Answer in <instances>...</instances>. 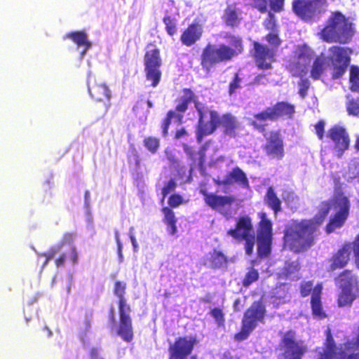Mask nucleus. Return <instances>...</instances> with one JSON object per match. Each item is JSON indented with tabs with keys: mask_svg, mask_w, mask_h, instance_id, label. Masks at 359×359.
Wrapping results in <instances>:
<instances>
[{
	"mask_svg": "<svg viewBox=\"0 0 359 359\" xmlns=\"http://www.w3.org/2000/svg\"><path fill=\"white\" fill-rule=\"evenodd\" d=\"M332 206L335 215L327 225V232L331 233L341 227L348 217L350 205L348 198L338 194L331 203L323 202L320 204L319 212L313 219L294 222L285 231V245L294 252L305 250L311 247L313 244L317 227L323 222Z\"/></svg>",
	"mask_w": 359,
	"mask_h": 359,
	"instance_id": "nucleus-1",
	"label": "nucleus"
},
{
	"mask_svg": "<svg viewBox=\"0 0 359 359\" xmlns=\"http://www.w3.org/2000/svg\"><path fill=\"white\" fill-rule=\"evenodd\" d=\"M195 107L199 115L197 139L201 142L203 136L212 133L217 127L222 126L225 135L235 137L241 129V124L231 114H224L222 117L217 112L210 111L202 104L196 102Z\"/></svg>",
	"mask_w": 359,
	"mask_h": 359,
	"instance_id": "nucleus-2",
	"label": "nucleus"
},
{
	"mask_svg": "<svg viewBox=\"0 0 359 359\" xmlns=\"http://www.w3.org/2000/svg\"><path fill=\"white\" fill-rule=\"evenodd\" d=\"M351 23L340 13H334L323 29L321 36L327 42H339L345 43L353 36Z\"/></svg>",
	"mask_w": 359,
	"mask_h": 359,
	"instance_id": "nucleus-3",
	"label": "nucleus"
},
{
	"mask_svg": "<svg viewBox=\"0 0 359 359\" xmlns=\"http://www.w3.org/2000/svg\"><path fill=\"white\" fill-rule=\"evenodd\" d=\"M125 290L126 283L120 281L116 283L114 294L119 298L118 310L120 315V325L116 332L124 341L130 342L133 339V333L130 317V306L126 304L123 297Z\"/></svg>",
	"mask_w": 359,
	"mask_h": 359,
	"instance_id": "nucleus-4",
	"label": "nucleus"
},
{
	"mask_svg": "<svg viewBox=\"0 0 359 359\" xmlns=\"http://www.w3.org/2000/svg\"><path fill=\"white\" fill-rule=\"evenodd\" d=\"M236 54V50L227 46L208 44L201 55V65L207 71L216 64L230 60Z\"/></svg>",
	"mask_w": 359,
	"mask_h": 359,
	"instance_id": "nucleus-5",
	"label": "nucleus"
},
{
	"mask_svg": "<svg viewBox=\"0 0 359 359\" xmlns=\"http://www.w3.org/2000/svg\"><path fill=\"white\" fill-rule=\"evenodd\" d=\"M341 292L338 297L339 306H350L355 298V290H358L357 277L350 271L341 273L337 280Z\"/></svg>",
	"mask_w": 359,
	"mask_h": 359,
	"instance_id": "nucleus-6",
	"label": "nucleus"
},
{
	"mask_svg": "<svg viewBox=\"0 0 359 359\" xmlns=\"http://www.w3.org/2000/svg\"><path fill=\"white\" fill-rule=\"evenodd\" d=\"M265 313L264 306L260 302H254L246 311L243 319L241 331L236 335L237 340L245 339L256 327L257 322L262 321Z\"/></svg>",
	"mask_w": 359,
	"mask_h": 359,
	"instance_id": "nucleus-7",
	"label": "nucleus"
},
{
	"mask_svg": "<svg viewBox=\"0 0 359 359\" xmlns=\"http://www.w3.org/2000/svg\"><path fill=\"white\" fill-rule=\"evenodd\" d=\"M228 235L236 239H244L245 241V252L250 255L253 251L255 245V236L252 230L251 220L248 217H241L237 222L235 229H230Z\"/></svg>",
	"mask_w": 359,
	"mask_h": 359,
	"instance_id": "nucleus-8",
	"label": "nucleus"
},
{
	"mask_svg": "<svg viewBox=\"0 0 359 359\" xmlns=\"http://www.w3.org/2000/svg\"><path fill=\"white\" fill-rule=\"evenodd\" d=\"M272 224L265 213H262L259 228L257 231V253L260 257H267L271 252Z\"/></svg>",
	"mask_w": 359,
	"mask_h": 359,
	"instance_id": "nucleus-9",
	"label": "nucleus"
},
{
	"mask_svg": "<svg viewBox=\"0 0 359 359\" xmlns=\"http://www.w3.org/2000/svg\"><path fill=\"white\" fill-rule=\"evenodd\" d=\"M350 53L349 49L344 47L332 46L329 49L327 58L333 66L334 79H338L345 73L349 64Z\"/></svg>",
	"mask_w": 359,
	"mask_h": 359,
	"instance_id": "nucleus-10",
	"label": "nucleus"
},
{
	"mask_svg": "<svg viewBox=\"0 0 359 359\" xmlns=\"http://www.w3.org/2000/svg\"><path fill=\"white\" fill-rule=\"evenodd\" d=\"M144 65L147 79L152 82L153 87H156L161 77V72L159 70L161 59L158 49L152 48L147 51L144 55Z\"/></svg>",
	"mask_w": 359,
	"mask_h": 359,
	"instance_id": "nucleus-11",
	"label": "nucleus"
},
{
	"mask_svg": "<svg viewBox=\"0 0 359 359\" xmlns=\"http://www.w3.org/2000/svg\"><path fill=\"white\" fill-rule=\"evenodd\" d=\"M325 3L326 0H295L292 9L299 18L309 20L320 13Z\"/></svg>",
	"mask_w": 359,
	"mask_h": 359,
	"instance_id": "nucleus-12",
	"label": "nucleus"
},
{
	"mask_svg": "<svg viewBox=\"0 0 359 359\" xmlns=\"http://www.w3.org/2000/svg\"><path fill=\"white\" fill-rule=\"evenodd\" d=\"M327 136L334 143L335 155L341 158L344 152L348 149L350 143L349 135L346 129L336 125L328 130Z\"/></svg>",
	"mask_w": 359,
	"mask_h": 359,
	"instance_id": "nucleus-13",
	"label": "nucleus"
},
{
	"mask_svg": "<svg viewBox=\"0 0 359 359\" xmlns=\"http://www.w3.org/2000/svg\"><path fill=\"white\" fill-rule=\"evenodd\" d=\"M234 201L235 199L232 196L205 194V203L227 218L233 214L231 205Z\"/></svg>",
	"mask_w": 359,
	"mask_h": 359,
	"instance_id": "nucleus-14",
	"label": "nucleus"
},
{
	"mask_svg": "<svg viewBox=\"0 0 359 359\" xmlns=\"http://www.w3.org/2000/svg\"><path fill=\"white\" fill-rule=\"evenodd\" d=\"M285 359H301L304 352V348L294 340L293 332L285 334L283 339Z\"/></svg>",
	"mask_w": 359,
	"mask_h": 359,
	"instance_id": "nucleus-15",
	"label": "nucleus"
},
{
	"mask_svg": "<svg viewBox=\"0 0 359 359\" xmlns=\"http://www.w3.org/2000/svg\"><path fill=\"white\" fill-rule=\"evenodd\" d=\"M295 55L297 56V71L294 74L302 76V73L306 72L307 66L311 63L313 53L306 45H302L297 47Z\"/></svg>",
	"mask_w": 359,
	"mask_h": 359,
	"instance_id": "nucleus-16",
	"label": "nucleus"
},
{
	"mask_svg": "<svg viewBox=\"0 0 359 359\" xmlns=\"http://www.w3.org/2000/svg\"><path fill=\"white\" fill-rule=\"evenodd\" d=\"M255 57L257 65L262 69H270L274 56V48L271 49L258 43H255Z\"/></svg>",
	"mask_w": 359,
	"mask_h": 359,
	"instance_id": "nucleus-17",
	"label": "nucleus"
},
{
	"mask_svg": "<svg viewBox=\"0 0 359 359\" xmlns=\"http://www.w3.org/2000/svg\"><path fill=\"white\" fill-rule=\"evenodd\" d=\"M111 91L105 84L96 85L94 88L95 99L101 102L100 114H104L110 105Z\"/></svg>",
	"mask_w": 359,
	"mask_h": 359,
	"instance_id": "nucleus-18",
	"label": "nucleus"
},
{
	"mask_svg": "<svg viewBox=\"0 0 359 359\" xmlns=\"http://www.w3.org/2000/svg\"><path fill=\"white\" fill-rule=\"evenodd\" d=\"M268 155L273 158L280 159L283 156V142L277 133H271L266 145Z\"/></svg>",
	"mask_w": 359,
	"mask_h": 359,
	"instance_id": "nucleus-19",
	"label": "nucleus"
},
{
	"mask_svg": "<svg viewBox=\"0 0 359 359\" xmlns=\"http://www.w3.org/2000/svg\"><path fill=\"white\" fill-rule=\"evenodd\" d=\"M202 33L203 27L201 25H191L182 33L180 38L181 41L184 45L191 46L201 38Z\"/></svg>",
	"mask_w": 359,
	"mask_h": 359,
	"instance_id": "nucleus-20",
	"label": "nucleus"
},
{
	"mask_svg": "<svg viewBox=\"0 0 359 359\" xmlns=\"http://www.w3.org/2000/svg\"><path fill=\"white\" fill-rule=\"evenodd\" d=\"M351 250L352 247L350 244L345 245L340 249L332 259V263L330 265L331 269L335 270L345 266L350 259Z\"/></svg>",
	"mask_w": 359,
	"mask_h": 359,
	"instance_id": "nucleus-21",
	"label": "nucleus"
},
{
	"mask_svg": "<svg viewBox=\"0 0 359 359\" xmlns=\"http://www.w3.org/2000/svg\"><path fill=\"white\" fill-rule=\"evenodd\" d=\"M322 288V285L318 284L313 289L311 301L313 314L319 318H323L325 316L320 302Z\"/></svg>",
	"mask_w": 359,
	"mask_h": 359,
	"instance_id": "nucleus-22",
	"label": "nucleus"
},
{
	"mask_svg": "<svg viewBox=\"0 0 359 359\" xmlns=\"http://www.w3.org/2000/svg\"><path fill=\"white\" fill-rule=\"evenodd\" d=\"M233 182H237L243 187L248 184V182L245 173L238 168L232 170L228 175H226L221 181H218V184H230Z\"/></svg>",
	"mask_w": 359,
	"mask_h": 359,
	"instance_id": "nucleus-23",
	"label": "nucleus"
},
{
	"mask_svg": "<svg viewBox=\"0 0 359 359\" xmlns=\"http://www.w3.org/2000/svg\"><path fill=\"white\" fill-rule=\"evenodd\" d=\"M65 37L71 39L77 45L78 48H83V50L81 52V57L86 53L90 47V43L88 41V36L86 33L79 31L72 32L67 34Z\"/></svg>",
	"mask_w": 359,
	"mask_h": 359,
	"instance_id": "nucleus-24",
	"label": "nucleus"
},
{
	"mask_svg": "<svg viewBox=\"0 0 359 359\" xmlns=\"http://www.w3.org/2000/svg\"><path fill=\"white\" fill-rule=\"evenodd\" d=\"M254 117L255 120L252 122V124L259 130L264 129V127L267 125V121L276 119L271 107H269L265 111L255 114Z\"/></svg>",
	"mask_w": 359,
	"mask_h": 359,
	"instance_id": "nucleus-25",
	"label": "nucleus"
},
{
	"mask_svg": "<svg viewBox=\"0 0 359 359\" xmlns=\"http://www.w3.org/2000/svg\"><path fill=\"white\" fill-rule=\"evenodd\" d=\"M287 290L285 285H280L273 290L271 303L278 306L286 302Z\"/></svg>",
	"mask_w": 359,
	"mask_h": 359,
	"instance_id": "nucleus-26",
	"label": "nucleus"
},
{
	"mask_svg": "<svg viewBox=\"0 0 359 359\" xmlns=\"http://www.w3.org/2000/svg\"><path fill=\"white\" fill-rule=\"evenodd\" d=\"M271 109L276 119L284 115L290 116L294 112V107L286 102L278 103L273 107H271Z\"/></svg>",
	"mask_w": 359,
	"mask_h": 359,
	"instance_id": "nucleus-27",
	"label": "nucleus"
},
{
	"mask_svg": "<svg viewBox=\"0 0 359 359\" xmlns=\"http://www.w3.org/2000/svg\"><path fill=\"white\" fill-rule=\"evenodd\" d=\"M164 220L168 224V230L170 234H174L177 231L176 218L174 212L168 208H163Z\"/></svg>",
	"mask_w": 359,
	"mask_h": 359,
	"instance_id": "nucleus-28",
	"label": "nucleus"
},
{
	"mask_svg": "<svg viewBox=\"0 0 359 359\" xmlns=\"http://www.w3.org/2000/svg\"><path fill=\"white\" fill-rule=\"evenodd\" d=\"M224 20L228 25L234 26L238 24L239 17L235 6H228L224 15Z\"/></svg>",
	"mask_w": 359,
	"mask_h": 359,
	"instance_id": "nucleus-29",
	"label": "nucleus"
},
{
	"mask_svg": "<svg viewBox=\"0 0 359 359\" xmlns=\"http://www.w3.org/2000/svg\"><path fill=\"white\" fill-rule=\"evenodd\" d=\"M266 203L275 212L280 210V201L276 196L272 187H269L266 194Z\"/></svg>",
	"mask_w": 359,
	"mask_h": 359,
	"instance_id": "nucleus-30",
	"label": "nucleus"
},
{
	"mask_svg": "<svg viewBox=\"0 0 359 359\" xmlns=\"http://www.w3.org/2000/svg\"><path fill=\"white\" fill-rule=\"evenodd\" d=\"M211 266L214 268H222L226 265V258L220 252L214 251L210 256Z\"/></svg>",
	"mask_w": 359,
	"mask_h": 359,
	"instance_id": "nucleus-31",
	"label": "nucleus"
},
{
	"mask_svg": "<svg viewBox=\"0 0 359 359\" xmlns=\"http://www.w3.org/2000/svg\"><path fill=\"white\" fill-rule=\"evenodd\" d=\"M325 64L323 59L318 57L314 61L311 71V77L314 79L320 78L325 69Z\"/></svg>",
	"mask_w": 359,
	"mask_h": 359,
	"instance_id": "nucleus-32",
	"label": "nucleus"
},
{
	"mask_svg": "<svg viewBox=\"0 0 359 359\" xmlns=\"http://www.w3.org/2000/svg\"><path fill=\"white\" fill-rule=\"evenodd\" d=\"M351 90L359 93V67L353 66L350 72Z\"/></svg>",
	"mask_w": 359,
	"mask_h": 359,
	"instance_id": "nucleus-33",
	"label": "nucleus"
},
{
	"mask_svg": "<svg viewBox=\"0 0 359 359\" xmlns=\"http://www.w3.org/2000/svg\"><path fill=\"white\" fill-rule=\"evenodd\" d=\"M346 104L349 114L359 116V98L349 100Z\"/></svg>",
	"mask_w": 359,
	"mask_h": 359,
	"instance_id": "nucleus-34",
	"label": "nucleus"
},
{
	"mask_svg": "<svg viewBox=\"0 0 359 359\" xmlns=\"http://www.w3.org/2000/svg\"><path fill=\"white\" fill-rule=\"evenodd\" d=\"M298 271V265L295 262H292L288 264L287 266H285L284 271L281 273V275L285 276L287 278H296L294 276V273Z\"/></svg>",
	"mask_w": 359,
	"mask_h": 359,
	"instance_id": "nucleus-35",
	"label": "nucleus"
},
{
	"mask_svg": "<svg viewBox=\"0 0 359 359\" xmlns=\"http://www.w3.org/2000/svg\"><path fill=\"white\" fill-rule=\"evenodd\" d=\"M259 277V273L257 271L251 269L245 275V277L243 280V285L245 286H248L253 282L256 281Z\"/></svg>",
	"mask_w": 359,
	"mask_h": 359,
	"instance_id": "nucleus-36",
	"label": "nucleus"
},
{
	"mask_svg": "<svg viewBox=\"0 0 359 359\" xmlns=\"http://www.w3.org/2000/svg\"><path fill=\"white\" fill-rule=\"evenodd\" d=\"M61 245L53 246L51 247L46 252L43 253L42 255L46 258L44 264H46L50 260L53 259V257L61 251Z\"/></svg>",
	"mask_w": 359,
	"mask_h": 359,
	"instance_id": "nucleus-37",
	"label": "nucleus"
},
{
	"mask_svg": "<svg viewBox=\"0 0 359 359\" xmlns=\"http://www.w3.org/2000/svg\"><path fill=\"white\" fill-rule=\"evenodd\" d=\"M174 117H176L177 121H180V119L182 118L181 115H175V113L174 111H169L168 114L167 118L165 120L163 124V134L164 136L167 135L168 133V128L169 125L170 124L171 119Z\"/></svg>",
	"mask_w": 359,
	"mask_h": 359,
	"instance_id": "nucleus-38",
	"label": "nucleus"
},
{
	"mask_svg": "<svg viewBox=\"0 0 359 359\" xmlns=\"http://www.w3.org/2000/svg\"><path fill=\"white\" fill-rule=\"evenodd\" d=\"M144 145L151 152L154 153L159 146L158 140L154 137H148L144 140Z\"/></svg>",
	"mask_w": 359,
	"mask_h": 359,
	"instance_id": "nucleus-39",
	"label": "nucleus"
},
{
	"mask_svg": "<svg viewBox=\"0 0 359 359\" xmlns=\"http://www.w3.org/2000/svg\"><path fill=\"white\" fill-rule=\"evenodd\" d=\"M177 187V183L173 180H170L162 189L163 199V201L166 196L174 191Z\"/></svg>",
	"mask_w": 359,
	"mask_h": 359,
	"instance_id": "nucleus-40",
	"label": "nucleus"
},
{
	"mask_svg": "<svg viewBox=\"0 0 359 359\" xmlns=\"http://www.w3.org/2000/svg\"><path fill=\"white\" fill-rule=\"evenodd\" d=\"M163 22L165 25L168 33L170 35H173L176 32L175 23L170 16H165L163 18Z\"/></svg>",
	"mask_w": 359,
	"mask_h": 359,
	"instance_id": "nucleus-41",
	"label": "nucleus"
},
{
	"mask_svg": "<svg viewBox=\"0 0 359 359\" xmlns=\"http://www.w3.org/2000/svg\"><path fill=\"white\" fill-rule=\"evenodd\" d=\"M299 86V93L301 95V97L302 98H304L306 95L307 90L309 89V86H310V83L308 79H301Z\"/></svg>",
	"mask_w": 359,
	"mask_h": 359,
	"instance_id": "nucleus-42",
	"label": "nucleus"
},
{
	"mask_svg": "<svg viewBox=\"0 0 359 359\" xmlns=\"http://www.w3.org/2000/svg\"><path fill=\"white\" fill-rule=\"evenodd\" d=\"M182 197L178 194L172 195L168 200V204L172 208L178 207L181 203H182Z\"/></svg>",
	"mask_w": 359,
	"mask_h": 359,
	"instance_id": "nucleus-43",
	"label": "nucleus"
},
{
	"mask_svg": "<svg viewBox=\"0 0 359 359\" xmlns=\"http://www.w3.org/2000/svg\"><path fill=\"white\" fill-rule=\"evenodd\" d=\"M241 79L238 77V74H236L233 81L229 85V93L230 95H232L237 89L241 88Z\"/></svg>",
	"mask_w": 359,
	"mask_h": 359,
	"instance_id": "nucleus-44",
	"label": "nucleus"
},
{
	"mask_svg": "<svg viewBox=\"0 0 359 359\" xmlns=\"http://www.w3.org/2000/svg\"><path fill=\"white\" fill-rule=\"evenodd\" d=\"M266 41L274 48L280 45V41L277 34L270 33L266 36Z\"/></svg>",
	"mask_w": 359,
	"mask_h": 359,
	"instance_id": "nucleus-45",
	"label": "nucleus"
},
{
	"mask_svg": "<svg viewBox=\"0 0 359 359\" xmlns=\"http://www.w3.org/2000/svg\"><path fill=\"white\" fill-rule=\"evenodd\" d=\"M271 9L275 12H279L283 9L284 0H270Z\"/></svg>",
	"mask_w": 359,
	"mask_h": 359,
	"instance_id": "nucleus-46",
	"label": "nucleus"
},
{
	"mask_svg": "<svg viewBox=\"0 0 359 359\" xmlns=\"http://www.w3.org/2000/svg\"><path fill=\"white\" fill-rule=\"evenodd\" d=\"M255 7L257 8L262 13H265L266 8V0H251Z\"/></svg>",
	"mask_w": 359,
	"mask_h": 359,
	"instance_id": "nucleus-47",
	"label": "nucleus"
},
{
	"mask_svg": "<svg viewBox=\"0 0 359 359\" xmlns=\"http://www.w3.org/2000/svg\"><path fill=\"white\" fill-rule=\"evenodd\" d=\"M353 245V250L355 257V264L357 267L359 269V234L358 235Z\"/></svg>",
	"mask_w": 359,
	"mask_h": 359,
	"instance_id": "nucleus-48",
	"label": "nucleus"
},
{
	"mask_svg": "<svg viewBox=\"0 0 359 359\" xmlns=\"http://www.w3.org/2000/svg\"><path fill=\"white\" fill-rule=\"evenodd\" d=\"M313 284L311 282H306L302 285L301 293L302 296L306 297L309 294L312 290Z\"/></svg>",
	"mask_w": 359,
	"mask_h": 359,
	"instance_id": "nucleus-49",
	"label": "nucleus"
},
{
	"mask_svg": "<svg viewBox=\"0 0 359 359\" xmlns=\"http://www.w3.org/2000/svg\"><path fill=\"white\" fill-rule=\"evenodd\" d=\"M325 122L323 121H319L315 126L316 132L319 137V139H323L324 135V128H325Z\"/></svg>",
	"mask_w": 359,
	"mask_h": 359,
	"instance_id": "nucleus-50",
	"label": "nucleus"
},
{
	"mask_svg": "<svg viewBox=\"0 0 359 359\" xmlns=\"http://www.w3.org/2000/svg\"><path fill=\"white\" fill-rule=\"evenodd\" d=\"M194 100V93L189 89L184 90V95L182 97V101L188 104L189 102Z\"/></svg>",
	"mask_w": 359,
	"mask_h": 359,
	"instance_id": "nucleus-51",
	"label": "nucleus"
},
{
	"mask_svg": "<svg viewBox=\"0 0 359 359\" xmlns=\"http://www.w3.org/2000/svg\"><path fill=\"white\" fill-rule=\"evenodd\" d=\"M133 231H134V228L130 227V230H129V236H130V241H131L133 247V251L135 252H136L138 251L139 245H138L137 240L133 234Z\"/></svg>",
	"mask_w": 359,
	"mask_h": 359,
	"instance_id": "nucleus-52",
	"label": "nucleus"
},
{
	"mask_svg": "<svg viewBox=\"0 0 359 359\" xmlns=\"http://www.w3.org/2000/svg\"><path fill=\"white\" fill-rule=\"evenodd\" d=\"M212 316L215 318V320L218 322V323H220L223 321V316L222 311L219 309H214L211 311Z\"/></svg>",
	"mask_w": 359,
	"mask_h": 359,
	"instance_id": "nucleus-53",
	"label": "nucleus"
},
{
	"mask_svg": "<svg viewBox=\"0 0 359 359\" xmlns=\"http://www.w3.org/2000/svg\"><path fill=\"white\" fill-rule=\"evenodd\" d=\"M115 238L117 243L118 247V254L120 259V262L123 261V255H122V244L121 243V241L119 239V234L118 232L116 231L115 233Z\"/></svg>",
	"mask_w": 359,
	"mask_h": 359,
	"instance_id": "nucleus-54",
	"label": "nucleus"
},
{
	"mask_svg": "<svg viewBox=\"0 0 359 359\" xmlns=\"http://www.w3.org/2000/svg\"><path fill=\"white\" fill-rule=\"evenodd\" d=\"M65 260H66V255L64 253L60 255V257L55 259V264H56L57 267L63 266L65 264Z\"/></svg>",
	"mask_w": 359,
	"mask_h": 359,
	"instance_id": "nucleus-55",
	"label": "nucleus"
},
{
	"mask_svg": "<svg viewBox=\"0 0 359 359\" xmlns=\"http://www.w3.org/2000/svg\"><path fill=\"white\" fill-rule=\"evenodd\" d=\"M353 169H356V162L350 164L348 167L349 172H351L354 177H356L359 175V168L358 170H353Z\"/></svg>",
	"mask_w": 359,
	"mask_h": 359,
	"instance_id": "nucleus-56",
	"label": "nucleus"
},
{
	"mask_svg": "<svg viewBox=\"0 0 359 359\" xmlns=\"http://www.w3.org/2000/svg\"><path fill=\"white\" fill-rule=\"evenodd\" d=\"M91 359H104L97 349H91Z\"/></svg>",
	"mask_w": 359,
	"mask_h": 359,
	"instance_id": "nucleus-57",
	"label": "nucleus"
},
{
	"mask_svg": "<svg viewBox=\"0 0 359 359\" xmlns=\"http://www.w3.org/2000/svg\"><path fill=\"white\" fill-rule=\"evenodd\" d=\"M232 43H233L235 48L239 51H241V41L238 38L232 37Z\"/></svg>",
	"mask_w": 359,
	"mask_h": 359,
	"instance_id": "nucleus-58",
	"label": "nucleus"
},
{
	"mask_svg": "<svg viewBox=\"0 0 359 359\" xmlns=\"http://www.w3.org/2000/svg\"><path fill=\"white\" fill-rule=\"evenodd\" d=\"M71 260L72 262V264H76L77 262V259H78V255H77V252L76 251V249L74 247H72V250H71Z\"/></svg>",
	"mask_w": 359,
	"mask_h": 359,
	"instance_id": "nucleus-59",
	"label": "nucleus"
},
{
	"mask_svg": "<svg viewBox=\"0 0 359 359\" xmlns=\"http://www.w3.org/2000/svg\"><path fill=\"white\" fill-rule=\"evenodd\" d=\"M187 103H185L184 102L182 101V103L181 104H179L177 107H176V109L180 111V112H184L187 110Z\"/></svg>",
	"mask_w": 359,
	"mask_h": 359,
	"instance_id": "nucleus-60",
	"label": "nucleus"
},
{
	"mask_svg": "<svg viewBox=\"0 0 359 359\" xmlns=\"http://www.w3.org/2000/svg\"><path fill=\"white\" fill-rule=\"evenodd\" d=\"M355 142H354V149L357 151H359V134H357L355 137Z\"/></svg>",
	"mask_w": 359,
	"mask_h": 359,
	"instance_id": "nucleus-61",
	"label": "nucleus"
},
{
	"mask_svg": "<svg viewBox=\"0 0 359 359\" xmlns=\"http://www.w3.org/2000/svg\"><path fill=\"white\" fill-rule=\"evenodd\" d=\"M109 320L111 323H115V317H114V309L111 308L110 311Z\"/></svg>",
	"mask_w": 359,
	"mask_h": 359,
	"instance_id": "nucleus-62",
	"label": "nucleus"
},
{
	"mask_svg": "<svg viewBox=\"0 0 359 359\" xmlns=\"http://www.w3.org/2000/svg\"><path fill=\"white\" fill-rule=\"evenodd\" d=\"M43 329L47 332V336L48 337L52 336L53 332L47 326H45Z\"/></svg>",
	"mask_w": 359,
	"mask_h": 359,
	"instance_id": "nucleus-63",
	"label": "nucleus"
},
{
	"mask_svg": "<svg viewBox=\"0 0 359 359\" xmlns=\"http://www.w3.org/2000/svg\"><path fill=\"white\" fill-rule=\"evenodd\" d=\"M86 337V332H82L81 334H80V339L81 340L85 343L86 341L84 339V337Z\"/></svg>",
	"mask_w": 359,
	"mask_h": 359,
	"instance_id": "nucleus-64",
	"label": "nucleus"
}]
</instances>
